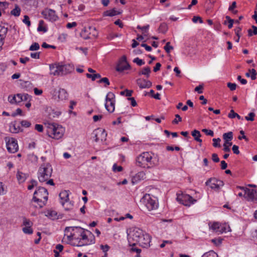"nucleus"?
Listing matches in <instances>:
<instances>
[{
	"label": "nucleus",
	"mask_w": 257,
	"mask_h": 257,
	"mask_svg": "<svg viewBox=\"0 0 257 257\" xmlns=\"http://www.w3.org/2000/svg\"><path fill=\"white\" fill-rule=\"evenodd\" d=\"M127 236L130 245H135L138 243L143 247L150 246L151 236L139 228L135 227L131 229Z\"/></svg>",
	"instance_id": "f257e3e1"
},
{
	"label": "nucleus",
	"mask_w": 257,
	"mask_h": 257,
	"mask_svg": "<svg viewBox=\"0 0 257 257\" xmlns=\"http://www.w3.org/2000/svg\"><path fill=\"white\" fill-rule=\"evenodd\" d=\"M72 229L73 231L76 230V232L80 234V238L78 239V243H72L71 245L73 246H82L84 245H88L94 243L95 242V237L94 236L90 233L89 235H87L85 233V231L81 227H66L65 229V232L67 233Z\"/></svg>",
	"instance_id": "f03ea898"
},
{
	"label": "nucleus",
	"mask_w": 257,
	"mask_h": 257,
	"mask_svg": "<svg viewBox=\"0 0 257 257\" xmlns=\"http://www.w3.org/2000/svg\"><path fill=\"white\" fill-rule=\"evenodd\" d=\"M53 168L49 163H43L39 167L37 176L40 182H45L50 178Z\"/></svg>",
	"instance_id": "7ed1b4c3"
},
{
	"label": "nucleus",
	"mask_w": 257,
	"mask_h": 257,
	"mask_svg": "<svg viewBox=\"0 0 257 257\" xmlns=\"http://www.w3.org/2000/svg\"><path fill=\"white\" fill-rule=\"evenodd\" d=\"M48 192L44 187H39L34 192L33 200L36 202L39 208L43 207L48 200Z\"/></svg>",
	"instance_id": "20e7f679"
},
{
	"label": "nucleus",
	"mask_w": 257,
	"mask_h": 257,
	"mask_svg": "<svg viewBox=\"0 0 257 257\" xmlns=\"http://www.w3.org/2000/svg\"><path fill=\"white\" fill-rule=\"evenodd\" d=\"M47 133L48 135L54 139H59L63 135L64 128L59 125L55 123H48L47 124Z\"/></svg>",
	"instance_id": "39448f33"
},
{
	"label": "nucleus",
	"mask_w": 257,
	"mask_h": 257,
	"mask_svg": "<svg viewBox=\"0 0 257 257\" xmlns=\"http://www.w3.org/2000/svg\"><path fill=\"white\" fill-rule=\"evenodd\" d=\"M152 156L148 152H144L137 158V165L142 168H150L149 163H151Z\"/></svg>",
	"instance_id": "423d86ee"
},
{
	"label": "nucleus",
	"mask_w": 257,
	"mask_h": 257,
	"mask_svg": "<svg viewBox=\"0 0 257 257\" xmlns=\"http://www.w3.org/2000/svg\"><path fill=\"white\" fill-rule=\"evenodd\" d=\"M176 199L177 201L186 206H190L197 201L189 195L183 193L178 194Z\"/></svg>",
	"instance_id": "0eeeda50"
},
{
	"label": "nucleus",
	"mask_w": 257,
	"mask_h": 257,
	"mask_svg": "<svg viewBox=\"0 0 257 257\" xmlns=\"http://www.w3.org/2000/svg\"><path fill=\"white\" fill-rule=\"evenodd\" d=\"M114 94L112 92H108L106 96L105 107L106 110L110 112H112L114 110Z\"/></svg>",
	"instance_id": "6e6552de"
},
{
	"label": "nucleus",
	"mask_w": 257,
	"mask_h": 257,
	"mask_svg": "<svg viewBox=\"0 0 257 257\" xmlns=\"http://www.w3.org/2000/svg\"><path fill=\"white\" fill-rule=\"evenodd\" d=\"M7 149L9 153H15L19 150L17 141L14 138H6Z\"/></svg>",
	"instance_id": "1a4fd4ad"
},
{
	"label": "nucleus",
	"mask_w": 257,
	"mask_h": 257,
	"mask_svg": "<svg viewBox=\"0 0 257 257\" xmlns=\"http://www.w3.org/2000/svg\"><path fill=\"white\" fill-rule=\"evenodd\" d=\"M209 228L213 232L219 234L223 232L229 231L230 230L229 227L226 224H221L218 222H214L209 225Z\"/></svg>",
	"instance_id": "9d476101"
},
{
	"label": "nucleus",
	"mask_w": 257,
	"mask_h": 257,
	"mask_svg": "<svg viewBox=\"0 0 257 257\" xmlns=\"http://www.w3.org/2000/svg\"><path fill=\"white\" fill-rule=\"evenodd\" d=\"M240 189L244 190V197L248 201H255L257 200V192L254 189L244 188L243 187H238Z\"/></svg>",
	"instance_id": "9b49d317"
},
{
	"label": "nucleus",
	"mask_w": 257,
	"mask_h": 257,
	"mask_svg": "<svg viewBox=\"0 0 257 257\" xmlns=\"http://www.w3.org/2000/svg\"><path fill=\"white\" fill-rule=\"evenodd\" d=\"M51 94L53 98L57 101L65 100L68 97V94L64 89L60 88L57 90L54 88L52 91Z\"/></svg>",
	"instance_id": "f8f14e48"
},
{
	"label": "nucleus",
	"mask_w": 257,
	"mask_h": 257,
	"mask_svg": "<svg viewBox=\"0 0 257 257\" xmlns=\"http://www.w3.org/2000/svg\"><path fill=\"white\" fill-rule=\"evenodd\" d=\"M145 206L149 211L156 209L158 204L157 201L150 197V195H146L144 197Z\"/></svg>",
	"instance_id": "ddd939ff"
},
{
	"label": "nucleus",
	"mask_w": 257,
	"mask_h": 257,
	"mask_svg": "<svg viewBox=\"0 0 257 257\" xmlns=\"http://www.w3.org/2000/svg\"><path fill=\"white\" fill-rule=\"evenodd\" d=\"M41 14L46 20L51 22L56 21L58 19L55 11L52 9H45L42 12Z\"/></svg>",
	"instance_id": "4468645a"
},
{
	"label": "nucleus",
	"mask_w": 257,
	"mask_h": 257,
	"mask_svg": "<svg viewBox=\"0 0 257 257\" xmlns=\"http://www.w3.org/2000/svg\"><path fill=\"white\" fill-rule=\"evenodd\" d=\"M130 65L127 62L126 57L125 56H123L120 59L116 68V71L118 72H122L124 70L129 69Z\"/></svg>",
	"instance_id": "2eb2a0df"
},
{
	"label": "nucleus",
	"mask_w": 257,
	"mask_h": 257,
	"mask_svg": "<svg viewBox=\"0 0 257 257\" xmlns=\"http://www.w3.org/2000/svg\"><path fill=\"white\" fill-rule=\"evenodd\" d=\"M206 185L210 186L211 189L219 190L220 186L223 185V183L221 181L210 179L206 182Z\"/></svg>",
	"instance_id": "dca6fc26"
},
{
	"label": "nucleus",
	"mask_w": 257,
	"mask_h": 257,
	"mask_svg": "<svg viewBox=\"0 0 257 257\" xmlns=\"http://www.w3.org/2000/svg\"><path fill=\"white\" fill-rule=\"evenodd\" d=\"M107 134L104 130L97 129L95 132V141L96 142L99 141H103L106 140Z\"/></svg>",
	"instance_id": "f3484780"
},
{
	"label": "nucleus",
	"mask_w": 257,
	"mask_h": 257,
	"mask_svg": "<svg viewBox=\"0 0 257 257\" xmlns=\"http://www.w3.org/2000/svg\"><path fill=\"white\" fill-rule=\"evenodd\" d=\"M137 83L140 88H150L152 86V82L144 79L139 78L137 80Z\"/></svg>",
	"instance_id": "a211bd4d"
},
{
	"label": "nucleus",
	"mask_w": 257,
	"mask_h": 257,
	"mask_svg": "<svg viewBox=\"0 0 257 257\" xmlns=\"http://www.w3.org/2000/svg\"><path fill=\"white\" fill-rule=\"evenodd\" d=\"M46 111L48 113L49 117L50 119H52L55 117H57L59 116L61 112L58 110H55L52 109L51 107H47Z\"/></svg>",
	"instance_id": "6ab92c4d"
},
{
	"label": "nucleus",
	"mask_w": 257,
	"mask_h": 257,
	"mask_svg": "<svg viewBox=\"0 0 257 257\" xmlns=\"http://www.w3.org/2000/svg\"><path fill=\"white\" fill-rule=\"evenodd\" d=\"M50 74L54 76H59L60 72L59 71V65L53 64L50 65Z\"/></svg>",
	"instance_id": "aec40b11"
},
{
	"label": "nucleus",
	"mask_w": 257,
	"mask_h": 257,
	"mask_svg": "<svg viewBox=\"0 0 257 257\" xmlns=\"http://www.w3.org/2000/svg\"><path fill=\"white\" fill-rule=\"evenodd\" d=\"M60 75H66L71 71L72 67L69 65H59Z\"/></svg>",
	"instance_id": "412c9836"
},
{
	"label": "nucleus",
	"mask_w": 257,
	"mask_h": 257,
	"mask_svg": "<svg viewBox=\"0 0 257 257\" xmlns=\"http://www.w3.org/2000/svg\"><path fill=\"white\" fill-rule=\"evenodd\" d=\"M59 197L62 202H65L66 203H69V194L68 192L64 190L59 193Z\"/></svg>",
	"instance_id": "4be33fe9"
},
{
	"label": "nucleus",
	"mask_w": 257,
	"mask_h": 257,
	"mask_svg": "<svg viewBox=\"0 0 257 257\" xmlns=\"http://www.w3.org/2000/svg\"><path fill=\"white\" fill-rule=\"evenodd\" d=\"M79 237H77L76 236L75 232L73 233H71L70 235H67L66 238L64 237L62 239L63 242H66L67 243H69L70 241L72 240L73 239L78 240Z\"/></svg>",
	"instance_id": "5701e85b"
},
{
	"label": "nucleus",
	"mask_w": 257,
	"mask_h": 257,
	"mask_svg": "<svg viewBox=\"0 0 257 257\" xmlns=\"http://www.w3.org/2000/svg\"><path fill=\"white\" fill-rule=\"evenodd\" d=\"M192 136L194 137V140L199 143H202V141L200 138L201 136V135L200 132L198 130H194L191 133Z\"/></svg>",
	"instance_id": "b1692460"
},
{
	"label": "nucleus",
	"mask_w": 257,
	"mask_h": 257,
	"mask_svg": "<svg viewBox=\"0 0 257 257\" xmlns=\"http://www.w3.org/2000/svg\"><path fill=\"white\" fill-rule=\"evenodd\" d=\"M21 130L20 127L14 123H11L10 125V131L12 133H18Z\"/></svg>",
	"instance_id": "393cba45"
},
{
	"label": "nucleus",
	"mask_w": 257,
	"mask_h": 257,
	"mask_svg": "<svg viewBox=\"0 0 257 257\" xmlns=\"http://www.w3.org/2000/svg\"><path fill=\"white\" fill-rule=\"evenodd\" d=\"M122 13V11H117L115 9H113L111 10L107 11L104 13V16H109L112 17L117 15L120 14Z\"/></svg>",
	"instance_id": "a878e982"
},
{
	"label": "nucleus",
	"mask_w": 257,
	"mask_h": 257,
	"mask_svg": "<svg viewBox=\"0 0 257 257\" xmlns=\"http://www.w3.org/2000/svg\"><path fill=\"white\" fill-rule=\"evenodd\" d=\"M223 139L225 142L230 143V141L233 139V133L232 132H229L227 133H224L223 135Z\"/></svg>",
	"instance_id": "bb28decb"
},
{
	"label": "nucleus",
	"mask_w": 257,
	"mask_h": 257,
	"mask_svg": "<svg viewBox=\"0 0 257 257\" xmlns=\"http://www.w3.org/2000/svg\"><path fill=\"white\" fill-rule=\"evenodd\" d=\"M151 73V68L150 67H146L144 68L142 71L139 72V75H144L146 76L147 77H149L150 76V73Z\"/></svg>",
	"instance_id": "cd10ccee"
},
{
	"label": "nucleus",
	"mask_w": 257,
	"mask_h": 257,
	"mask_svg": "<svg viewBox=\"0 0 257 257\" xmlns=\"http://www.w3.org/2000/svg\"><path fill=\"white\" fill-rule=\"evenodd\" d=\"M46 216L50 219L54 220L57 218V213L54 210H49Z\"/></svg>",
	"instance_id": "c85d7f7f"
},
{
	"label": "nucleus",
	"mask_w": 257,
	"mask_h": 257,
	"mask_svg": "<svg viewBox=\"0 0 257 257\" xmlns=\"http://www.w3.org/2000/svg\"><path fill=\"white\" fill-rule=\"evenodd\" d=\"M100 249L104 252V255L102 257H107V251L109 249L110 247L107 244L100 245Z\"/></svg>",
	"instance_id": "c756f323"
},
{
	"label": "nucleus",
	"mask_w": 257,
	"mask_h": 257,
	"mask_svg": "<svg viewBox=\"0 0 257 257\" xmlns=\"http://www.w3.org/2000/svg\"><path fill=\"white\" fill-rule=\"evenodd\" d=\"M228 117L230 118H233L236 117L238 119H241V117L237 113L235 112L233 109H231L228 114Z\"/></svg>",
	"instance_id": "7c9ffc66"
},
{
	"label": "nucleus",
	"mask_w": 257,
	"mask_h": 257,
	"mask_svg": "<svg viewBox=\"0 0 257 257\" xmlns=\"http://www.w3.org/2000/svg\"><path fill=\"white\" fill-rule=\"evenodd\" d=\"M167 25L165 23H162L160 25L158 31L160 33H165L167 31Z\"/></svg>",
	"instance_id": "2f4dec72"
},
{
	"label": "nucleus",
	"mask_w": 257,
	"mask_h": 257,
	"mask_svg": "<svg viewBox=\"0 0 257 257\" xmlns=\"http://www.w3.org/2000/svg\"><path fill=\"white\" fill-rule=\"evenodd\" d=\"M86 75L87 78H91L92 81H94L96 78H100L101 77V75L99 73H93V74L87 73Z\"/></svg>",
	"instance_id": "473e14b6"
},
{
	"label": "nucleus",
	"mask_w": 257,
	"mask_h": 257,
	"mask_svg": "<svg viewBox=\"0 0 257 257\" xmlns=\"http://www.w3.org/2000/svg\"><path fill=\"white\" fill-rule=\"evenodd\" d=\"M20 12L21 9L18 6H16L15 8L11 11V14L12 15L18 17L20 15Z\"/></svg>",
	"instance_id": "72a5a7b5"
},
{
	"label": "nucleus",
	"mask_w": 257,
	"mask_h": 257,
	"mask_svg": "<svg viewBox=\"0 0 257 257\" xmlns=\"http://www.w3.org/2000/svg\"><path fill=\"white\" fill-rule=\"evenodd\" d=\"M7 33V28L4 26H0V38L4 39L5 36Z\"/></svg>",
	"instance_id": "f704fd0d"
},
{
	"label": "nucleus",
	"mask_w": 257,
	"mask_h": 257,
	"mask_svg": "<svg viewBox=\"0 0 257 257\" xmlns=\"http://www.w3.org/2000/svg\"><path fill=\"white\" fill-rule=\"evenodd\" d=\"M28 159L32 163H37L38 161V157L37 156L33 154H29L28 155Z\"/></svg>",
	"instance_id": "c9c22d12"
},
{
	"label": "nucleus",
	"mask_w": 257,
	"mask_h": 257,
	"mask_svg": "<svg viewBox=\"0 0 257 257\" xmlns=\"http://www.w3.org/2000/svg\"><path fill=\"white\" fill-rule=\"evenodd\" d=\"M149 27H150V26L149 25H146V26H144V27H141V26L139 25V26H137V28L138 29L141 30L143 31V34L145 36H147V35L146 34V33L147 32V30L149 29Z\"/></svg>",
	"instance_id": "e433bc0d"
},
{
	"label": "nucleus",
	"mask_w": 257,
	"mask_h": 257,
	"mask_svg": "<svg viewBox=\"0 0 257 257\" xmlns=\"http://www.w3.org/2000/svg\"><path fill=\"white\" fill-rule=\"evenodd\" d=\"M232 145V143L224 142L223 144V151L225 152H229L230 151L229 147Z\"/></svg>",
	"instance_id": "4c0bfd02"
},
{
	"label": "nucleus",
	"mask_w": 257,
	"mask_h": 257,
	"mask_svg": "<svg viewBox=\"0 0 257 257\" xmlns=\"http://www.w3.org/2000/svg\"><path fill=\"white\" fill-rule=\"evenodd\" d=\"M17 177L19 181L20 182H23L25 180L24 175L22 173L20 172H18L17 173Z\"/></svg>",
	"instance_id": "58836bf2"
},
{
	"label": "nucleus",
	"mask_w": 257,
	"mask_h": 257,
	"mask_svg": "<svg viewBox=\"0 0 257 257\" xmlns=\"http://www.w3.org/2000/svg\"><path fill=\"white\" fill-rule=\"evenodd\" d=\"M120 36H121L120 34L111 33L107 35L106 38L109 40H111L114 38L118 37H120Z\"/></svg>",
	"instance_id": "ea45409f"
},
{
	"label": "nucleus",
	"mask_w": 257,
	"mask_h": 257,
	"mask_svg": "<svg viewBox=\"0 0 257 257\" xmlns=\"http://www.w3.org/2000/svg\"><path fill=\"white\" fill-rule=\"evenodd\" d=\"M213 143V146L214 147L217 148V147H220V142H221V140L219 138L217 139H213L212 140Z\"/></svg>",
	"instance_id": "a19ab883"
},
{
	"label": "nucleus",
	"mask_w": 257,
	"mask_h": 257,
	"mask_svg": "<svg viewBox=\"0 0 257 257\" xmlns=\"http://www.w3.org/2000/svg\"><path fill=\"white\" fill-rule=\"evenodd\" d=\"M164 49L167 53H169L170 51L173 49V47L170 46V42H168L164 46Z\"/></svg>",
	"instance_id": "79ce46f5"
},
{
	"label": "nucleus",
	"mask_w": 257,
	"mask_h": 257,
	"mask_svg": "<svg viewBox=\"0 0 257 257\" xmlns=\"http://www.w3.org/2000/svg\"><path fill=\"white\" fill-rule=\"evenodd\" d=\"M61 203L64 207L65 209L66 210H69L71 209L73 206L72 204L69 202V203H66L65 202H61Z\"/></svg>",
	"instance_id": "37998d69"
},
{
	"label": "nucleus",
	"mask_w": 257,
	"mask_h": 257,
	"mask_svg": "<svg viewBox=\"0 0 257 257\" xmlns=\"http://www.w3.org/2000/svg\"><path fill=\"white\" fill-rule=\"evenodd\" d=\"M7 68V65L5 63H0V75H3Z\"/></svg>",
	"instance_id": "c03bdc74"
},
{
	"label": "nucleus",
	"mask_w": 257,
	"mask_h": 257,
	"mask_svg": "<svg viewBox=\"0 0 257 257\" xmlns=\"http://www.w3.org/2000/svg\"><path fill=\"white\" fill-rule=\"evenodd\" d=\"M39 48V44L38 43H34L30 46L29 50L30 51H35L38 50Z\"/></svg>",
	"instance_id": "a18cd8bd"
},
{
	"label": "nucleus",
	"mask_w": 257,
	"mask_h": 257,
	"mask_svg": "<svg viewBox=\"0 0 257 257\" xmlns=\"http://www.w3.org/2000/svg\"><path fill=\"white\" fill-rule=\"evenodd\" d=\"M216 255L215 252L213 251L204 253L201 257H215Z\"/></svg>",
	"instance_id": "49530a36"
},
{
	"label": "nucleus",
	"mask_w": 257,
	"mask_h": 257,
	"mask_svg": "<svg viewBox=\"0 0 257 257\" xmlns=\"http://www.w3.org/2000/svg\"><path fill=\"white\" fill-rule=\"evenodd\" d=\"M21 124L23 127H29L31 125V123L28 120H23L21 121Z\"/></svg>",
	"instance_id": "de8ad7c7"
},
{
	"label": "nucleus",
	"mask_w": 257,
	"mask_h": 257,
	"mask_svg": "<svg viewBox=\"0 0 257 257\" xmlns=\"http://www.w3.org/2000/svg\"><path fill=\"white\" fill-rule=\"evenodd\" d=\"M98 82L99 83H105V86H108L110 84L109 80L106 77H103V78H101L98 81Z\"/></svg>",
	"instance_id": "09e8293b"
},
{
	"label": "nucleus",
	"mask_w": 257,
	"mask_h": 257,
	"mask_svg": "<svg viewBox=\"0 0 257 257\" xmlns=\"http://www.w3.org/2000/svg\"><path fill=\"white\" fill-rule=\"evenodd\" d=\"M23 231L26 234H32L33 233V229L31 228V226H27L23 228Z\"/></svg>",
	"instance_id": "8fccbe9b"
},
{
	"label": "nucleus",
	"mask_w": 257,
	"mask_h": 257,
	"mask_svg": "<svg viewBox=\"0 0 257 257\" xmlns=\"http://www.w3.org/2000/svg\"><path fill=\"white\" fill-rule=\"evenodd\" d=\"M249 72H250V78L251 80H253L256 79V72L254 69H249Z\"/></svg>",
	"instance_id": "3c124183"
},
{
	"label": "nucleus",
	"mask_w": 257,
	"mask_h": 257,
	"mask_svg": "<svg viewBox=\"0 0 257 257\" xmlns=\"http://www.w3.org/2000/svg\"><path fill=\"white\" fill-rule=\"evenodd\" d=\"M136 177L139 179H144L146 178V174L143 171L139 172L136 175Z\"/></svg>",
	"instance_id": "603ef678"
},
{
	"label": "nucleus",
	"mask_w": 257,
	"mask_h": 257,
	"mask_svg": "<svg viewBox=\"0 0 257 257\" xmlns=\"http://www.w3.org/2000/svg\"><path fill=\"white\" fill-rule=\"evenodd\" d=\"M23 224L25 226V227H27V226H31L33 224V223L29 219L24 218L23 219Z\"/></svg>",
	"instance_id": "864d4df0"
},
{
	"label": "nucleus",
	"mask_w": 257,
	"mask_h": 257,
	"mask_svg": "<svg viewBox=\"0 0 257 257\" xmlns=\"http://www.w3.org/2000/svg\"><path fill=\"white\" fill-rule=\"evenodd\" d=\"M17 115H24V114H23L22 110L21 108H17L16 110V112H13L12 113L11 115L13 117H15Z\"/></svg>",
	"instance_id": "5fc2aeb1"
},
{
	"label": "nucleus",
	"mask_w": 257,
	"mask_h": 257,
	"mask_svg": "<svg viewBox=\"0 0 257 257\" xmlns=\"http://www.w3.org/2000/svg\"><path fill=\"white\" fill-rule=\"evenodd\" d=\"M88 32V30L86 29H84L81 32V35L85 39H90L91 38V36L89 35H85V33Z\"/></svg>",
	"instance_id": "6e6d98bb"
},
{
	"label": "nucleus",
	"mask_w": 257,
	"mask_h": 257,
	"mask_svg": "<svg viewBox=\"0 0 257 257\" xmlns=\"http://www.w3.org/2000/svg\"><path fill=\"white\" fill-rule=\"evenodd\" d=\"M8 100L11 104L16 103V96L14 95H10L8 97Z\"/></svg>",
	"instance_id": "4d7b16f0"
},
{
	"label": "nucleus",
	"mask_w": 257,
	"mask_h": 257,
	"mask_svg": "<svg viewBox=\"0 0 257 257\" xmlns=\"http://www.w3.org/2000/svg\"><path fill=\"white\" fill-rule=\"evenodd\" d=\"M255 116V114L253 112H250L248 116L245 117V118L247 120L253 121L254 120V117Z\"/></svg>",
	"instance_id": "13d9d810"
},
{
	"label": "nucleus",
	"mask_w": 257,
	"mask_h": 257,
	"mask_svg": "<svg viewBox=\"0 0 257 257\" xmlns=\"http://www.w3.org/2000/svg\"><path fill=\"white\" fill-rule=\"evenodd\" d=\"M133 62L136 63L139 66H142L145 64V62H144L142 59H140L139 58H136L134 59Z\"/></svg>",
	"instance_id": "bf43d9fd"
},
{
	"label": "nucleus",
	"mask_w": 257,
	"mask_h": 257,
	"mask_svg": "<svg viewBox=\"0 0 257 257\" xmlns=\"http://www.w3.org/2000/svg\"><path fill=\"white\" fill-rule=\"evenodd\" d=\"M121 166H117L116 164H114L112 167V170L114 172H120L122 170Z\"/></svg>",
	"instance_id": "052dcab7"
},
{
	"label": "nucleus",
	"mask_w": 257,
	"mask_h": 257,
	"mask_svg": "<svg viewBox=\"0 0 257 257\" xmlns=\"http://www.w3.org/2000/svg\"><path fill=\"white\" fill-rule=\"evenodd\" d=\"M175 117H176V118L174 119L172 121L173 123L177 124L179 122H180L182 121V118L179 114H176Z\"/></svg>",
	"instance_id": "680f3d73"
},
{
	"label": "nucleus",
	"mask_w": 257,
	"mask_h": 257,
	"mask_svg": "<svg viewBox=\"0 0 257 257\" xmlns=\"http://www.w3.org/2000/svg\"><path fill=\"white\" fill-rule=\"evenodd\" d=\"M227 87L229 88L230 90L233 91L235 90L236 88V84L235 83H232L231 82H228L227 84Z\"/></svg>",
	"instance_id": "e2e57ef3"
},
{
	"label": "nucleus",
	"mask_w": 257,
	"mask_h": 257,
	"mask_svg": "<svg viewBox=\"0 0 257 257\" xmlns=\"http://www.w3.org/2000/svg\"><path fill=\"white\" fill-rule=\"evenodd\" d=\"M31 185H29L28 186V189L29 190H32L35 186H37V182L35 180H32L31 181Z\"/></svg>",
	"instance_id": "0e129e2a"
},
{
	"label": "nucleus",
	"mask_w": 257,
	"mask_h": 257,
	"mask_svg": "<svg viewBox=\"0 0 257 257\" xmlns=\"http://www.w3.org/2000/svg\"><path fill=\"white\" fill-rule=\"evenodd\" d=\"M23 22L24 23H25L28 27L30 26L31 25V22L30 21V19H29V17L27 16V15H25L24 16V18L23 19Z\"/></svg>",
	"instance_id": "69168bd1"
},
{
	"label": "nucleus",
	"mask_w": 257,
	"mask_h": 257,
	"mask_svg": "<svg viewBox=\"0 0 257 257\" xmlns=\"http://www.w3.org/2000/svg\"><path fill=\"white\" fill-rule=\"evenodd\" d=\"M203 132L205 133L207 135L210 136H213L214 133L212 131L210 130H207L206 128H204L202 130Z\"/></svg>",
	"instance_id": "338daca9"
},
{
	"label": "nucleus",
	"mask_w": 257,
	"mask_h": 257,
	"mask_svg": "<svg viewBox=\"0 0 257 257\" xmlns=\"http://www.w3.org/2000/svg\"><path fill=\"white\" fill-rule=\"evenodd\" d=\"M35 129L39 132H42L43 131V126L42 124H36Z\"/></svg>",
	"instance_id": "774afa93"
}]
</instances>
